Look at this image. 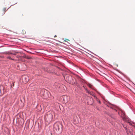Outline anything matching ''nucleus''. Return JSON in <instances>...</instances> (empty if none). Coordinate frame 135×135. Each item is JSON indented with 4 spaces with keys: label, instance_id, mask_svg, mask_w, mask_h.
Here are the masks:
<instances>
[{
    "label": "nucleus",
    "instance_id": "f257e3e1",
    "mask_svg": "<svg viewBox=\"0 0 135 135\" xmlns=\"http://www.w3.org/2000/svg\"><path fill=\"white\" fill-rule=\"evenodd\" d=\"M54 130L57 132H61L62 131V124L59 122H57L54 125Z\"/></svg>",
    "mask_w": 135,
    "mask_h": 135
},
{
    "label": "nucleus",
    "instance_id": "f03ea898",
    "mask_svg": "<svg viewBox=\"0 0 135 135\" xmlns=\"http://www.w3.org/2000/svg\"><path fill=\"white\" fill-rule=\"evenodd\" d=\"M65 78L66 81L70 84H74L75 83V79L71 75H66L65 76Z\"/></svg>",
    "mask_w": 135,
    "mask_h": 135
},
{
    "label": "nucleus",
    "instance_id": "7ed1b4c3",
    "mask_svg": "<svg viewBox=\"0 0 135 135\" xmlns=\"http://www.w3.org/2000/svg\"><path fill=\"white\" fill-rule=\"evenodd\" d=\"M54 113L53 112H48L45 116L46 121L50 123L52 120Z\"/></svg>",
    "mask_w": 135,
    "mask_h": 135
},
{
    "label": "nucleus",
    "instance_id": "20e7f679",
    "mask_svg": "<svg viewBox=\"0 0 135 135\" xmlns=\"http://www.w3.org/2000/svg\"><path fill=\"white\" fill-rule=\"evenodd\" d=\"M126 131L128 135H135V133L133 132L132 128L131 127L126 128Z\"/></svg>",
    "mask_w": 135,
    "mask_h": 135
},
{
    "label": "nucleus",
    "instance_id": "39448f33",
    "mask_svg": "<svg viewBox=\"0 0 135 135\" xmlns=\"http://www.w3.org/2000/svg\"><path fill=\"white\" fill-rule=\"evenodd\" d=\"M22 80L23 83L25 84L29 80V78L27 76H24L22 77Z\"/></svg>",
    "mask_w": 135,
    "mask_h": 135
},
{
    "label": "nucleus",
    "instance_id": "423d86ee",
    "mask_svg": "<svg viewBox=\"0 0 135 135\" xmlns=\"http://www.w3.org/2000/svg\"><path fill=\"white\" fill-rule=\"evenodd\" d=\"M61 98L62 99L64 103H66L69 101V97L67 96L64 95L61 97Z\"/></svg>",
    "mask_w": 135,
    "mask_h": 135
},
{
    "label": "nucleus",
    "instance_id": "0eeeda50",
    "mask_svg": "<svg viewBox=\"0 0 135 135\" xmlns=\"http://www.w3.org/2000/svg\"><path fill=\"white\" fill-rule=\"evenodd\" d=\"M84 88L86 90V92H87L88 93L90 94V95H92L94 97V95H94V94H92L86 88H85L84 87Z\"/></svg>",
    "mask_w": 135,
    "mask_h": 135
},
{
    "label": "nucleus",
    "instance_id": "6e6552de",
    "mask_svg": "<svg viewBox=\"0 0 135 135\" xmlns=\"http://www.w3.org/2000/svg\"><path fill=\"white\" fill-rule=\"evenodd\" d=\"M87 85L89 88H91L93 89H94L93 88L94 87L93 86L90 84L88 83L87 84Z\"/></svg>",
    "mask_w": 135,
    "mask_h": 135
},
{
    "label": "nucleus",
    "instance_id": "1a4fd4ad",
    "mask_svg": "<svg viewBox=\"0 0 135 135\" xmlns=\"http://www.w3.org/2000/svg\"><path fill=\"white\" fill-rule=\"evenodd\" d=\"M6 8H4L1 11V12L2 14V15H3L6 12Z\"/></svg>",
    "mask_w": 135,
    "mask_h": 135
},
{
    "label": "nucleus",
    "instance_id": "9d476101",
    "mask_svg": "<svg viewBox=\"0 0 135 135\" xmlns=\"http://www.w3.org/2000/svg\"><path fill=\"white\" fill-rule=\"evenodd\" d=\"M94 98L96 99V100L98 101L99 103H100V101L99 100L98 98L97 97H96L95 95H94Z\"/></svg>",
    "mask_w": 135,
    "mask_h": 135
},
{
    "label": "nucleus",
    "instance_id": "9b49d317",
    "mask_svg": "<svg viewBox=\"0 0 135 135\" xmlns=\"http://www.w3.org/2000/svg\"><path fill=\"white\" fill-rule=\"evenodd\" d=\"M7 59H11V60H14V59H12V58H11V57H10L9 56H8V57H7Z\"/></svg>",
    "mask_w": 135,
    "mask_h": 135
},
{
    "label": "nucleus",
    "instance_id": "f8f14e48",
    "mask_svg": "<svg viewBox=\"0 0 135 135\" xmlns=\"http://www.w3.org/2000/svg\"><path fill=\"white\" fill-rule=\"evenodd\" d=\"M22 33L23 34H24L26 33V31L24 30H22Z\"/></svg>",
    "mask_w": 135,
    "mask_h": 135
},
{
    "label": "nucleus",
    "instance_id": "ddd939ff",
    "mask_svg": "<svg viewBox=\"0 0 135 135\" xmlns=\"http://www.w3.org/2000/svg\"><path fill=\"white\" fill-rule=\"evenodd\" d=\"M123 127H124V128L125 129V130H126V128H127L126 127V126H124V125H123Z\"/></svg>",
    "mask_w": 135,
    "mask_h": 135
},
{
    "label": "nucleus",
    "instance_id": "4468645a",
    "mask_svg": "<svg viewBox=\"0 0 135 135\" xmlns=\"http://www.w3.org/2000/svg\"><path fill=\"white\" fill-rule=\"evenodd\" d=\"M8 54H12V53L11 52H8V53H7Z\"/></svg>",
    "mask_w": 135,
    "mask_h": 135
},
{
    "label": "nucleus",
    "instance_id": "2eb2a0df",
    "mask_svg": "<svg viewBox=\"0 0 135 135\" xmlns=\"http://www.w3.org/2000/svg\"><path fill=\"white\" fill-rule=\"evenodd\" d=\"M16 57L17 58H18V59H19L20 57V56H16Z\"/></svg>",
    "mask_w": 135,
    "mask_h": 135
},
{
    "label": "nucleus",
    "instance_id": "dca6fc26",
    "mask_svg": "<svg viewBox=\"0 0 135 135\" xmlns=\"http://www.w3.org/2000/svg\"><path fill=\"white\" fill-rule=\"evenodd\" d=\"M12 54H13V55H16V54H15V53H12Z\"/></svg>",
    "mask_w": 135,
    "mask_h": 135
},
{
    "label": "nucleus",
    "instance_id": "f3484780",
    "mask_svg": "<svg viewBox=\"0 0 135 135\" xmlns=\"http://www.w3.org/2000/svg\"><path fill=\"white\" fill-rule=\"evenodd\" d=\"M57 37V36L56 35H55V36H54V37Z\"/></svg>",
    "mask_w": 135,
    "mask_h": 135
},
{
    "label": "nucleus",
    "instance_id": "a211bd4d",
    "mask_svg": "<svg viewBox=\"0 0 135 135\" xmlns=\"http://www.w3.org/2000/svg\"><path fill=\"white\" fill-rule=\"evenodd\" d=\"M31 58L30 57H28L27 58L28 59H30Z\"/></svg>",
    "mask_w": 135,
    "mask_h": 135
}]
</instances>
